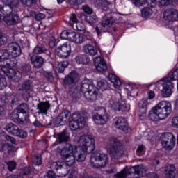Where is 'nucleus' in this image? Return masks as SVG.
<instances>
[{
    "label": "nucleus",
    "mask_w": 178,
    "mask_h": 178,
    "mask_svg": "<svg viewBox=\"0 0 178 178\" xmlns=\"http://www.w3.org/2000/svg\"><path fill=\"white\" fill-rule=\"evenodd\" d=\"M74 141L78 145L70 143L65 144L63 147H58L57 152L60 154L63 161L54 162L51 165L53 170H60L58 174V177H65L69 173V169L66 166H73L77 162H84L87 158V154H91L95 149V140L91 135L74 136Z\"/></svg>",
    "instance_id": "1"
},
{
    "label": "nucleus",
    "mask_w": 178,
    "mask_h": 178,
    "mask_svg": "<svg viewBox=\"0 0 178 178\" xmlns=\"http://www.w3.org/2000/svg\"><path fill=\"white\" fill-rule=\"evenodd\" d=\"M175 80H178V68L173 69L167 76L153 83L152 87L156 91L160 90L161 95L164 98H168L173 94L175 84L172 81Z\"/></svg>",
    "instance_id": "2"
},
{
    "label": "nucleus",
    "mask_w": 178,
    "mask_h": 178,
    "mask_svg": "<svg viewBox=\"0 0 178 178\" xmlns=\"http://www.w3.org/2000/svg\"><path fill=\"white\" fill-rule=\"evenodd\" d=\"M172 113V103L169 101H161L152 108L148 118L152 122H159L168 118Z\"/></svg>",
    "instance_id": "3"
},
{
    "label": "nucleus",
    "mask_w": 178,
    "mask_h": 178,
    "mask_svg": "<svg viewBox=\"0 0 178 178\" xmlns=\"http://www.w3.org/2000/svg\"><path fill=\"white\" fill-rule=\"evenodd\" d=\"M20 55H22V48L19 44L10 43L6 49L0 50V62H6L8 66H15L16 58Z\"/></svg>",
    "instance_id": "4"
},
{
    "label": "nucleus",
    "mask_w": 178,
    "mask_h": 178,
    "mask_svg": "<svg viewBox=\"0 0 178 178\" xmlns=\"http://www.w3.org/2000/svg\"><path fill=\"white\" fill-rule=\"evenodd\" d=\"M106 149L112 161L120 159L124 155V149L116 138L110 139L107 143Z\"/></svg>",
    "instance_id": "5"
},
{
    "label": "nucleus",
    "mask_w": 178,
    "mask_h": 178,
    "mask_svg": "<svg viewBox=\"0 0 178 178\" xmlns=\"http://www.w3.org/2000/svg\"><path fill=\"white\" fill-rule=\"evenodd\" d=\"M81 90L83 93L86 101H88V102L97 101L98 89L92 84V80L85 79L82 83Z\"/></svg>",
    "instance_id": "6"
},
{
    "label": "nucleus",
    "mask_w": 178,
    "mask_h": 178,
    "mask_svg": "<svg viewBox=\"0 0 178 178\" xmlns=\"http://www.w3.org/2000/svg\"><path fill=\"white\" fill-rule=\"evenodd\" d=\"M134 173V176L136 178H141L145 176L147 173V170H145V167L143 165H136L134 167L127 168L126 167L121 172H117L114 176L116 178H127V175H130L131 173Z\"/></svg>",
    "instance_id": "7"
},
{
    "label": "nucleus",
    "mask_w": 178,
    "mask_h": 178,
    "mask_svg": "<svg viewBox=\"0 0 178 178\" xmlns=\"http://www.w3.org/2000/svg\"><path fill=\"white\" fill-rule=\"evenodd\" d=\"M30 112V107L27 104H21L12 113V118L14 122L17 123H23L29 120L27 114Z\"/></svg>",
    "instance_id": "8"
},
{
    "label": "nucleus",
    "mask_w": 178,
    "mask_h": 178,
    "mask_svg": "<svg viewBox=\"0 0 178 178\" xmlns=\"http://www.w3.org/2000/svg\"><path fill=\"white\" fill-rule=\"evenodd\" d=\"M109 161L108 154L102 152H95L90 156V165L95 169H99L106 165Z\"/></svg>",
    "instance_id": "9"
},
{
    "label": "nucleus",
    "mask_w": 178,
    "mask_h": 178,
    "mask_svg": "<svg viewBox=\"0 0 178 178\" xmlns=\"http://www.w3.org/2000/svg\"><path fill=\"white\" fill-rule=\"evenodd\" d=\"M118 97L115 99H111L108 102V106L114 111H122L123 112H127L130 111V104L126 103V101L122 98L120 94H118Z\"/></svg>",
    "instance_id": "10"
},
{
    "label": "nucleus",
    "mask_w": 178,
    "mask_h": 178,
    "mask_svg": "<svg viewBox=\"0 0 178 178\" xmlns=\"http://www.w3.org/2000/svg\"><path fill=\"white\" fill-rule=\"evenodd\" d=\"M87 119L81 116V113H75L72 115V120L70 122V129L71 130H77L86 127Z\"/></svg>",
    "instance_id": "11"
},
{
    "label": "nucleus",
    "mask_w": 178,
    "mask_h": 178,
    "mask_svg": "<svg viewBox=\"0 0 178 178\" xmlns=\"http://www.w3.org/2000/svg\"><path fill=\"white\" fill-rule=\"evenodd\" d=\"M0 69L4 73V74L8 77V79H12L13 81H15V83L20 81V79H22L21 72L15 71L13 68L6 66L1 67L0 65Z\"/></svg>",
    "instance_id": "12"
},
{
    "label": "nucleus",
    "mask_w": 178,
    "mask_h": 178,
    "mask_svg": "<svg viewBox=\"0 0 178 178\" xmlns=\"http://www.w3.org/2000/svg\"><path fill=\"white\" fill-rule=\"evenodd\" d=\"M109 114L106 113L105 108H101L98 113L93 115V120L96 124L104 125L109 122Z\"/></svg>",
    "instance_id": "13"
},
{
    "label": "nucleus",
    "mask_w": 178,
    "mask_h": 178,
    "mask_svg": "<svg viewBox=\"0 0 178 178\" xmlns=\"http://www.w3.org/2000/svg\"><path fill=\"white\" fill-rule=\"evenodd\" d=\"M6 130L12 136L16 137H20V138H26L27 137V133L17 127L16 124L10 123L6 126Z\"/></svg>",
    "instance_id": "14"
},
{
    "label": "nucleus",
    "mask_w": 178,
    "mask_h": 178,
    "mask_svg": "<svg viewBox=\"0 0 178 178\" xmlns=\"http://www.w3.org/2000/svg\"><path fill=\"white\" fill-rule=\"evenodd\" d=\"M114 126L118 130H122L125 133H127L129 130L127 120L122 117H118L114 119Z\"/></svg>",
    "instance_id": "15"
},
{
    "label": "nucleus",
    "mask_w": 178,
    "mask_h": 178,
    "mask_svg": "<svg viewBox=\"0 0 178 178\" xmlns=\"http://www.w3.org/2000/svg\"><path fill=\"white\" fill-rule=\"evenodd\" d=\"M18 94L23 97V98H29L30 97V90H31V82L26 81L22 83V86H19L17 88Z\"/></svg>",
    "instance_id": "16"
},
{
    "label": "nucleus",
    "mask_w": 178,
    "mask_h": 178,
    "mask_svg": "<svg viewBox=\"0 0 178 178\" xmlns=\"http://www.w3.org/2000/svg\"><path fill=\"white\" fill-rule=\"evenodd\" d=\"M70 52H72V49L70 47V44L67 43H64L60 47H58L56 49V54L59 56V58H67L69 55H70Z\"/></svg>",
    "instance_id": "17"
},
{
    "label": "nucleus",
    "mask_w": 178,
    "mask_h": 178,
    "mask_svg": "<svg viewBox=\"0 0 178 178\" xmlns=\"http://www.w3.org/2000/svg\"><path fill=\"white\" fill-rule=\"evenodd\" d=\"M163 16L167 22H177L178 10L174 8L167 9L163 12Z\"/></svg>",
    "instance_id": "18"
},
{
    "label": "nucleus",
    "mask_w": 178,
    "mask_h": 178,
    "mask_svg": "<svg viewBox=\"0 0 178 178\" xmlns=\"http://www.w3.org/2000/svg\"><path fill=\"white\" fill-rule=\"evenodd\" d=\"M115 23V19L112 17H108L104 19L102 23V29H99L98 26L96 27L95 30L98 35H101V33H105L108 31V29Z\"/></svg>",
    "instance_id": "19"
},
{
    "label": "nucleus",
    "mask_w": 178,
    "mask_h": 178,
    "mask_svg": "<svg viewBox=\"0 0 178 178\" xmlns=\"http://www.w3.org/2000/svg\"><path fill=\"white\" fill-rule=\"evenodd\" d=\"M3 20L7 26H15V24H17L20 22V17L17 14L11 13L5 15Z\"/></svg>",
    "instance_id": "20"
},
{
    "label": "nucleus",
    "mask_w": 178,
    "mask_h": 178,
    "mask_svg": "<svg viewBox=\"0 0 178 178\" xmlns=\"http://www.w3.org/2000/svg\"><path fill=\"white\" fill-rule=\"evenodd\" d=\"M94 65L96 67L97 72H106L108 67L106 66V63L102 57H97L94 59Z\"/></svg>",
    "instance_id": "21"
},
{
    "label": "nucleus",
    "mask_w": 178,
    "mask_h": 178,
    "mask_svg": "<svg viewBox=\"0 0 178 178\" xmlns=\"http://www.w3.org/2000/svg\"><path fill=\"white\" fill-rule=\"evenodd\" d=\"M149 102L147 99H142L139 102L138 104V115L140 118L144 116L147 113V110Z\"/></svg>",
    "instance_id": "22"
},
{
    "label": "nucleus",
    "mask_w": 178,
    "mask_h": 178,
    "mask_svg": "<svg viewBox=\"0 0 178 178\" xmlns=\"http://www.w3.org/2000/svg\"><path fill=\"white\" fill-rule=\"evenodd\" d=\"M70 37H71L70 41L74 42V44H80L86 41V37L83 33L72 32V33L70 35Z\"/></svg>",
    "instance_id": "23"
},
{
    "label": "nucleus",
    "mask_w": 178,
    "mask_h": 178,
    "mask_svg": "<svg viewBox=\"0 0 178 178\" xmlns=\"http://www.w3.org/2000/svg\"><path fill=\"white\" fill-rule=\"evenodd\" d=\"M163 172L165 173V178H175L176 173V168L173 165H168L162 168Z\"/></svg>",
    "instance_id": "24"
},
{
    "label": "nucleus",
    "mask_w": 178,
    "mask_h": 178,
    "mask_svg": "<svg viewBox=\"0 0 178 178\" xmlns=\"http://www.w3.org/2000/svg\"><path fill=\"white\" fill-rule=\"evenodd\" d=\"M49 108H51V104L48 102H42L37 105V109L38 110L39 115H47Z\"/></svg>",
    "instance_id": "25"
},
{
    "label": "nucleus",
    "mask_w": 178,
    "mask_h": 178,
    "mask_svg": "<svg viewBox=\"0 0 178 178\" xmlns=\"http://www.w3.org/2000/svg\"><path fill=\"white\" fill-rule=\"evenodd\" d=\"M31 62L34 67L40 69V67H42L43 66L44 60L40 56L33 55L31 58Z\"/></svg>",
    "instance_id": "26"
},
{
    "label": "nucleus",
    "mask_w": 178,
    "mask_h": 178,
    "mask_svg": "<svg viewBox=\"0 0 178 178\" xmlns=\"http://www.w3.org/2000/svg\"><path fill=\"white\" fill-rule=\"evenodd\" d=\"M69 119H70V112L68 111H64L57 117L56 122L58 124H63L62 123L69 122Z\"/></svg>",
    "instance_id": "27"
},
{
    "label": "nucleus",
    "mask_w": 178,
    "mask_h": 178,
    "mask_svg": "<svg viewBox=\"0 0 178 178\" xmlns=\"http://www.w3.org/2000/svg\"><path fill=\"white\" fill-rule=\"evenodd\" d=\"M83 52L90 56H95L98 54V47L90 44H87L83 47Z\"/></svg>",
    "instance_id": "28"
},
{
    "label": "nucleus",
    "mask_w": 178,
    "mask_h": 178,
    "mask_svg": "<svg viewBox=\"0 0 178 178\" xmlns=\"http://www.w3.org/2000/svg\"><path fill=\"white\" fill-rule=\"evenodd\" d=\"M3 104H15L16 102V97L13 94L6 93L1 97Z\"/></svg>",
    "instance_id": "29"
},
{
    "label": "nucleus",
    "mask_w": 178,
    "mask_h": 178,
    "mask_svg": "<svg viewBox=\"0 0 178 178\" xmlns=\"http://www.w3.org/2000/svg\"><path fill=\"white\" fill-rule=\"evenodd\" d=\"M79 77H80V75H79L76 72L72 71L67 76L65 77L64 83L65 84H72V83L79 80Z\"/></svg>",
    "instance_id": "30"
},
{
    "label": "nucleus",
    "mask_w": 178,
    "mask_h": 178,
    "mask_svg": "<svg viewBox=\"0 0 178 178\" xmlns=\"http://www.w3.org/2000/svg\"><path fill=\"white\" fill-rule=\"evenodd\" d=\"M146 2H147L148 6H151V8H155L156 6V0H132V3L136 6H142Z\"/></svg>",
    "instance_id": "31"
},
{
    "label": "nucleus",
    "mask_w": 178,
    "mask_h": 178,
    "mask_svg": "<svg viewBox=\"0 0 178 178\" xmlns=\"http://www.w3.org/2000/svg\"><path fill=\"white\" fill-rule=\"evenodd\" d=\"M108 80L112 83L115 88H119L120 86H122V81L120 79L116 74L110 73L108 76Z\"/></svg>",
    "instance_id": "32"
},
{
    "label": "nucleus",
    "mask_w": 178,
    "mask_h": 178,
    "mask_svg": "<svg viewBox=\"0 0 178 178\" xmlns=\"http://www.w3.org/2000/svg\"><path fill=\"white\" fill-rule=\"evenodd\" d=\"M57 138L59 143H67L70 140V134L65 129L63 132L57 134Z\"/></svg>",
    "instance_id": "33"
},
{
    "label": "nucleus",
    "mask_w": 178,
    "mask_h": 178,
    "mask_svg": "<svg viewBox=\"0 0 178 178\" xmlns=\"http://www.w3.org/2000/svg\"><path fill=\"white\" fill-rule=\"evenodd\" d=\"M175 142H176V139L174 138L170 140L163 142L161 143V145L163 148L165 149V151H171V149H173V148L175 147Z\"/></svg>",
    "instance_id": "34"
},
{
    "label": "nucleus",
    "mask_w": 178,
    "mask_h": 178,
    "mask_svg": "<svg viewBox=\"0 0 178 178\" xmlns=\"http://www.w3.org/2000/svg\"><path fill=\"white\" fill-rule=\"evenodd\" d=\"M75 59L76 63H79V65H88V63H90V58L86 55H78Z\"/></svg>",
    "instance_id": "35"
},
{
    "label": "nucleus",
    "mask_w": 178,
    "mask_h": 178,
    "mask_svg": "<svg viewBox=\"0 0 178 178\" xmlns=\"http://www.w3.org/2000/svg\"><path fill=\"white\" fill-rule=\"evenodd\" d=\"M56 66L58 72L59 73H63L65 72V69L69 66V62L63 61V62H56Z\"/></svg>",
    "instance_id": "36"
},
{
    "label": "nucleus",
    "mask_w": 178,
    "mask_h": 178,
    "mask_svg": "<svg viewBox=\"0 0 178 178\" xmlns=\"http://www.w3.org/2000/svg\"><path fill=\"white\" fill-rule=\"evenodd\" d=\"M173 139H175V136L173 135V134L169 132L162 134L161 136H160L161 143Z\"/></svg>",
    "instance_id": "37"
},
{
    "label": "nucleus",
    "mask_w": 178,
    "mask_h": 178,
    "mask_svg": "<svg viewBox=\"0 0 178 178\" xmlns=\"http://www.w3.org/2000/svg\"><path fill=\"white\" fill-rule=\"evenodd\" d=\"M5 6H8V8H15L19 5V0H1Z\"/></svg>",
    "instance_id": "38"
},
{
    "label": "nucleus",
    "mask_w": 178,
    "mask_h": 178,
    "mask_svg": "<svg viewBox=\"0 0 178 178\" xmlns=\"http://www.w3.org/2000/svg\"><path fill=\"white\" fill-rule=\"evenodd\" d=\"M153 11L152 8H145L141 11L142 17L143 19H148L152 16Z\"/></svg>",
    "instance_id": "39"
},
{
    "label": "nucleus",
    "mask_w": 178,
    "mask_h": 178,
    "mask_svg": "<svg viewBox=\"0 0 178 178\" xmlns=\"http://www.w3.org/2000/svg\"><path fill=\"white\" fill-rule=\"evenodd\" d=\"M73 34V31L69 30V31H63L61 34L60 37L63 40H70L72 39V37H70V35Z\"/></svg>",
    "instance_id": "40"
},
{
    "label": "nucleus",
    "mask_w": 178,
    "mask_h": 178,
    "mask_svg": "<svg viewBox=\"0 0 178 178\" xmlns=\"http://www.w3.org/2000/svg\"><path fill=\"white\" fill-rule=\"evenodd\" d=\"M74 30H78V31H85L86 26L82 22L75 23L74 26H72Z\"/></svg>",
    "instance_id": "41"
},
{
    "label": "nucleus",
    "mask_w": 178,
    "mask_h": 178,
    "mask_svg": "<svg viewBox=\"0 0 178 178\" xmlns=\"http://www.w3.org/2000/svg\"><path fill=\"white\" fill-rule=\"evenodd\" d=\"M47 51V49H45V46H37L35 47L33 50V53L36 54H44Z\"/></svg>",
    "instance_id": "42"
},
{
    "label": "nucleus",
    "mask_w": 178,
    "mask_h": 178,
    "mask_svg": "<svg viewBox=\"0 0 178 178\" xmlns=\"http://www.w3.org/2000/svg\"><path fill=\"white\" fill-rule=\"evenodd\" d=\"M86 22L89 23V24H94L97 23V17L92 15H88L85 18Z\"/></svg>",
    "instance_id": "43"
},
{
    "label": "nucleus",
    "mask_w": 178,
    "mask_h": 178,
    "mask_svg": "<svg viewBox=\"0 0 178 178\" xmlns=\"http://www.w3.org/2000/svg\"><path fill=\"white\" fill-rule=\"evenodd\" d=\"M97 87L100 88V90H106V88L108 87V83H106V81L105 79H102L101 81L97 82Z\"/></svg>",
    "instance_id": "44"
},
{
    "label": "nucleus",
    "mask_w": 178,
    "mask_h": 178,
    "mask_svg": "<svg viewBox=\"0 0 178 178\" xmlns=\"http://www.w3.org/2000/svg\"><path fill=\"white\" fill-rule=\"evenodd\" d=\"M8 86V82L6 81V79L5 77L2 76L0 74V90H3L5 87Z\"/></svg>",
    "instance_id": "45"
},
{
    "label": "nucleus",
    "mask_w": 178,
    "mask_h": 178,
    "mask_svg": "<svg viewBox=\"0 0 178 178\" xmlns=\"http://www.w3.org/2000/svg\"><path fill=\"white\" fill-rule=\"evenodd\" d=\"M144 152H145V147L143 145H139L136 149V154L141 156V155H144Z\"/></svg>",
    "instance_id": "46"
},
{
    "label": "nucleus",
    "mask_w": 178,
    "mask_h": 178,
    "mask_svg": "<svg viewBox=\"0 0 178 178\" xmlns=\"http://www.w3.org/2000/svg\"><path fill=\"white\" fill-rule=\"evenodd\" d=\"M78 22H77V17L76 14H72L70 17V24L73 27L76 24V23H78Z\"/></svg>",
    "instance_id": "47"
},
{
    "label": "nucleus",
    "mask_w": 178,
    "mask_h": 178,
    "mask_svg": "<svg viewBox=\"0 0 178 178\" xmlns=\"http://www.w3.org/2000/svg\"><path fill=\"white\" fill-rule=\"evenodd\" d=\"M9 148V144L6 143L5 140H0V151H6Z\"/></svg>",
    "instance_id": "48"
},
{
    "label": "nucleus",
    "mask_w": 178,
    "mask_h": 178,
    "mask_svg": "<svg viewBox=\"0 0 178 178\" xmlns=\"http://www.w3.org/2000/svg\"><path fill=\"white\" fill-rule=\"evenodd\" d=\"M21 2L26 6H33L37 2V0H21Z\"/></svg>",
    "instance_id": "49"
},
{
    "label": "nucleus",
    "mask_w": 178,
    "mask_h": 178,
    "mask_svg": "<svg viewBox=\"0 0 178 178\" xmlns=\"http://www.w3.org/2000/svg\"><path fill=\"white\" fill-rule=\"evenodd\" d=\"M33 165H36V166H40L42 163V160L41 159V156H35L33 161Z\"/></svg>",
    "instance_id": "50"
},
{
    "label": "nucleus",
    "mask_w": 178,
    "mask_h": 178,
    "mask_svg": "<svg viewBox=\"0 0 178 178\" xmlns=\"http://www.w3.org/2000/svg\"><path fill=\"white\" fill-rule=\"evenodd\" d=\"M171 126L175 129H178V115L175 116L171 119Z\"/></svg>",
    "instance_id": "51"
},
{
    "label": "nucleus",
    "mask_w": 178,
    "mask_h": 178,
    "mask_svg": "<svg viewBox=\"0 0 178 178\" xmlns=\"http://www.w3.org/2000/svg\"><path fill=\"white\" fill-rule=\"evenodd\" d=\"M8 41V37L6 35H3L1 33H0V45H3L4 44H6Z\"/></svg>",
    "instance_id": "52"
},
{
    "label": "nucleus",
    "mask_w": 178,
    "mask_h": 178,
    "mask_svg": "<svg viewBox=\"0 0 178 178\" xmlns=\"http://www.w3.org/2000/svg\"><path fill=\"white\" fill-rule=\"evenodd\" d=\"M34 15H35V20H38V22H40V20H43V19H45V14L44 13H34Z\"/></svg>",
    "instance_id": "53"
},
{
    "label": "nucleus",
    "mask_w": 178,
    "mask_h": 178,
    "mask_svg": "<svg viewBox=\"0 0 178 178\" xmlns=\"http://www.w3.org/2000/svg\"><path fill=\"white\" fill-rule=\"evenodd\" d=\"M67 1L71 5H81V3H84V2H86V0H67Z\"/></svg>",
    "instance_id": "54"
},
{
    "label": "nucleus",
    "mask_w": 178,
    "mask_h": 178,
    "mask_svg": "<svg viewBox=\"0 0 178 178\" xmlns=\"http://www.w3.org/2000/svg\"><path fill=\"white\" fill-rule=\"evenodd\" d=\"M8 168L10 170L16 169V163L14 161H9L7 163Z\"/></svg>",
    "instance_id": "55"
},
{
    "label": "nucleus",
    "mask_w": 178,
    "mask_h": 178,
    "mask_svg": "<svg viewBox=\"0 0 178 178\" xmlns=\"http://www.w3.org/2000/svg\"><path fill=\"white\" fill-rule=\"evenodd\" d=\"M5 139L6 141H8V143H11V144H15L16 143V140L15 138L9 136V135H6L5 136Z\"/></svg>",
    "instance_id": "56"
},
{
    "label": "nucleus",
    "mask_w": 178,
    "mask_h": 178,
    "mask_svg": "<svg viewBox=\"0 0 178 178\" xmlns=\"http://www.w3.org/2000/svg\"><path fill=\"white\" fill-rule=\"evenodd\" d=\"M44 76L47 80L50 81L51 82L54 81V76L52 73L46 72H44Z\"/></svg>",
    "instance_id": "57"
},
{
    "label": "nucleus",
    "mask_w": 178,
    "mask_h": 178,
    "mask_svg": "<svg viewBox=\"0 0 178 178\" xmlns=\"http://www.w3.org/2000/svg\"><path fill=\"white\" fill-rule=\"evenodd\" d=\"M82 9L83 11H85L86 13H88V15H91V13H92V9H91L87 5L83 6Z\"/></svg>",
    "instance_id": "58"
},
{
    "label": "nucleus",
    "mask_w": 178,
    "mask_h": 178,
    "mask_svg": "<svg viewBox=\"0 0 178 178\" xmlns=\"http://www.w3.org/2000/svg\"><path fill=\"white\" fill-rule=\"evenodd\" d=\"M69 178H77V172L72 171ZM83 178H92V177H84Z\"/></svg>",
    "instance_id": "59"
},
{
    "label": "nucleus",
    "mask_w": 178,
    "mask_h": 178,
    "mask_svg": "<svg viewBox=\"0 0 178 178\" xmlns=\"http://www.w3.org/2000/svg\"><path fill=\"white\" fill-rule=\"evenodd\" d=\"M154 136H155V134L153 131H150L149 134L148 133L145 134V136L147 137V140H152Z\"/></svg>",
    "instance_id": "60"
},
{
    "label": "nucleus",
    "mask_w": 178,
    "mask_h": 178,
    "mask_svg": "<svg viewBox=\"0 0 178 178\" xmlns=\"http://www.w3.org/2000/svg\"><path fill=\"white\" fill-rule=\"evenodd\" d=\"M161 6H165V5H169L170 3V0H158Z\"/></svg>",
    "instance_id": "61"
},
{
    "label": "nucleus",
    "mask_w": 178,
    "mask_h": 178,
    "mask_svg": "<svg viewBox=\"0 0 178 178\" xmlns=\"http://www.w3.org/2000/svg\"><path fill=\"white\" fill-rule=\"evenodd\" d=\"M47 177H49V178H57V177H59L58 176V175H55V173L53 172V171H49L47 172Z\"/></svg>",
    "instance_id": "62"
},
{
    "label": "nucleus",
    "mask_w": 178,
    "mask_h": 178,
    "mask_svg": "<svg viewBox=\"0 0 178 178\" xmlns=\"http://www.w3.org/2000/svg\"><path fill=\"white\" fill-rule=\"evenodd\" d=\"M115 172H118V168H116V167H112L110 169L106 170V172L110 174L115 173Z\"/></svg>",
    "instance_id": "63"
},
{
    "label": "nucleus",
    "mask_w": 178,
    "mask_h": 178,
    "mask_svg": "<svg viewBox=\"0 0 178 178\" xmlns=\"http://www.w3.org/2000/svg\"><path fill=\"white\" fill-rule=\"evenodd\" d=\"M147 177H150V178H159V177H158V175H156L154 172L147 174Z\"/></svg>",
    "instance_id": "64"
}]
</instances>
